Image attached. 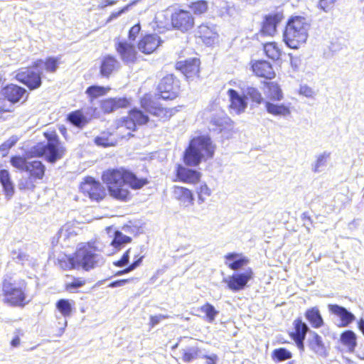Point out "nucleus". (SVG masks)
<instances>
[{
  "instance_id": "nucleus-51",
  "label": "nucleus",
  "mask_w": 364,
  "mask_h": 364,
  "mask_svg": "<svg viewBox=\"0 0 364 364\" xmlns=\"http://www.w3.org/2000/svg\"><path fill=\"white\" fill-rule=\"evenodd\" d=\"M231 121L230 118L226 116L222 117L215 116L213 117L211 119L212 124L214 125L219 132H221L223 129H226L228 124Z\"/></svg>"
},
{
  "instance_id": "nucleus-27",
  "label": "nucleus",
  "mask_w": 364,
  "mask_h": 364,
  "mask_svg": "<svg viewBox=\"0 0 364 364\" xmlns=\"http://www.w3.org/2000/svg\"><path fill=\"white\" fill-rule=\"evenodd\" d=\"M117 133H124V132L123 129L117 130V129L114 132L109 130L102 131L98 136L95 137L94 142L96 145L102 147L115 146L118 140L122 139L121 138H118L117 135Z\"/></svg>"
},
{
  "instance_id": "nucleus-15",
  "label": "nucleus",
  "mask_w": 364,
  "mask_h": 364,
  "mask_svg": "<svg viewBox=\"0 0 364 364\" xmlns=\"http://www.w3.org/2000/svg\"><path fill=\"white\" fill-rule=\"evenodd\" d=\"M121 64L117 58L111 54H106L100 58L99 75L102 78L109 79L120 69Z\"/></svg>"
},
{
  "instance_id": "nucleus-3",
  "label": "nucleus",
  "mask_w": 364,
  "mask_h": 364,
  "mask_svg": "<svg viewBox=\"0 0 364 364\" xmlns=\"http://www.w3.org/2000/svg\"><path fill=\"white\" fill-rule=\"evenodd\" d=\"M43 135L46 143L38 142L33 146L30 150L31 156L44 157L47 162L55 164L65 156L67 149L55 129L46 131Z\"/></svg>"
},
{
  "instance_id": "nucleus-49",
  "label": "nucleus",
  "mask_w": 364,
  "mask_h": 364,
  "mask_svg": "<svg viewBox=\"0 0 364 364\" xmlns=\"http://www.w3.org/2000/svg\"><path fill=\"white\" fill-rule=\"evenodd\" d=\"M247 97L252 101V102H253L256 105H260L263 102L264 103V98L262 95V93L256 87H247Z\"/></svg>"
},
{
  "instance_id": "nucleus-59",
  "label": "nucleus",
  "mask_w": 364,
  "mask_h": 364,
  "mask_svg": "<svg viewBox=\"0 0 364 364\" xmlns=\"http://www.w3.org/2000/svg\"><path fill=\"white\" fill-rule=\"evenodd\" d=\"M129 261V252H125L119 259L113 262V265L115 267H122L128 264Z\"/></svg>"
},
{
  "instance_id": "nucleus-5",
  "label": "nucleus",
  "mask_w": 364,
  "mask_h": 364,
  "mask_svg": "<svg viewBox=\"0 0 364 364\" xmlns=\"http://www.w3.org/2000/svg\"><path fill=\"white\" fill-rule=\"evenodd\" d=\"M215 146L208 136H198L193 137L186 149L183 160L186 165L197 166L202 160L213 157Z\"/></svg>"
},
{
  "instance_id": "nucleus-29",
  "label": "nucleus",
  "mask_w": 364,
  "mask_h": 364,
  "mask_svg": "<svg viewBox=\"0 0 364 364\" xmlns=\"http://www.w3.org/2000/svg\"><path fill=\"white\" fill-rule=\"evenodd\" d=\"M172 195L175 200L185 206L193 204L194 197L192 191L186 187L180 186H173L172 188Z\"/></svg>"
},
{
  "instance_id": "nucleus-40",
  "label": "nucleus",
  "mask_w": 364,
  "mask_h": 364,
  "mask_svg": "<svg viewBox=\"0 0 364 364\" xmlns=\"http://www.w3.org/2000/svg\"><path fill=\"white\" fill-rule=\"evenodd\" d=\"M189 9L196 16H201L208 12L209 2L207 0H196L188 4Z\"/></svg>"
},
{
  "instance_id": "nucleus-54",
  "label": "nucleus",
  "mask_w": 364,
  "mask_h": 364,
  "mask_svg": "<svg viewBox=\"0 0 364 364\" xmlns=\"http://www.w3.org/2000/svg\"><path fill=\"white\" fill-rule=\"evenodd\" d=\"M143 257L144 256L137 257L134 262L128 265L125 269L116 272L114 276H120L132 272L141 264Z\"/></svg>"
},
{
  "instance_id": "nucleus-11",
  "label": "nucleus",
  "mask_w": 364,
  "mask_h": 364,
  "mask_svg": "<svg viewBox=\"0 0 364 364\" xmlns=\"http://www.w3.org/2000/svg\"><path fill=\"white\" fill-rule=\"evenodd\" d=\"M170 26L173 29L187 33L194 28L195 18L190 11L176 9L170 15Z\"/></svg>"
},
{
  "instance_id": "nucleus-45",
  "label": "nucleus",
  "mask_w": 364,
  "mask_h": 364,
  "mask_svg": "<svg viewBox=\"0 0 364 364\" xmlns=\"http://www.w3.org/2000/svg\"><path fill=\"white\" fill-rule=\"evenodd\" d=\"M343 2L344 0H319L318 7L325 12H330L338 8Z\"/></svg>"
},
{
  "instance_id": "nucleus-57",
  "label": "nucleus",
  "mask_w": 364,
  "mask_h": 364,
  "mask_svg": "<svg viewBox=\"0 0 364 364\" xmlns=\"http://www.w3.org/2000/svg\"><path fill=\"white\" fill-rule=\"evenodd\" d=\"M141 31V25L139 23H137L132 26L129 31H128V38L131 41H134L136 40L137 36Z\"/></svg>"
},
{
  "instance_id": "nucleus-35",
  "label": "nucleus",
  "mask_w": 364,
  "mask_h": 364,
  "mask_svg": "<svg viewBox=\"0 0 364 364\" xmlns=\"http://www.w3.org/2000/svg\"><path fill=\"white\" fill-rule=\"evenodd\" d=\"M46 166L39 160H34L28 162L26 171L28 176L34 181L43 180L46 174Z\"/></svg>"
},
{
  "instance_id": "nucleus-42",
  "label": "nucleus",
  "mask_w": 364,
  "mask_h": 364,
  "mask_svg": "<svg viewBox=\"0 0 364 364\" xmlns=\"http://www.w3.org/2000/svg\"><path fill=\"white\" fill-rule=\"evenodd\" d=\"M199 311L203 314V318L209 323H213L218 314V311L209 302L200 306Z\"/></svg>"
},
{
  "instance_id": "nucleus-38",
  "label": "nucleus",
  "mask_w": 364,
  "mask_h": 364,
  "mask_svg": "<svg viewBox=\"0 0 364 364\" xmlns=\"http://www.w3.org/2000/svg\"><path fill=\"white\" fill-rule=\"evenodd\" d=\"M67 120L71 124L80 129L83 128L89 122L82 109H76L70 112L67 116Z\"/></svg>"
},
{
  "instance_id": "nucleus-31",
  "label": "nucleus",
  "mask_w": 364,
  "mask_h": 364,
  "mask_svg": "<svg viewBox=\"0 0 364 364\" xmlns=\"http://www.w3.org/2000/svg\"><path fill=\"white\" fill-rule=\"evenodd\" d=\"M264 94L267 99V101H281L284 98L283 91L281 86L275 81H269L263 82Z\"/></svg>"
},
{
  "instance_id": "nucleus-55",
  "label": "nucleus",
  "mask_w": 364,
  "mask_h": 364,
  "mask_svg": "<svg viewBox=\"0 0 364 364\" xmlns=\"http://www.w3.org/2000/svg\"><path fill=\"white\" fill-rule=\"evenodd\" d=\"M136 1H133L131 3L127 4L124 7H122L121 9H119L117 11H114L110 14L109 17L107 19V22H110L112 20L118 18L121 14H124V12L127 11L131 6L134 5L136 4Z\"/></svg>"
},
{
  "instance_id": "nucleus-30",
  "label": "nucleus",
  "mask_w": 364,
  "mask_h": 364,
  "mask_svg": "<svg viewBox=\"0 0 364 364\" xmlns=\"http://www.w3.org/2000/svg\"><path fill=\"white\" fill-rule=\"evenodd\" d=\"M358 336L352 330H346L340 334L339 343L346 352L353 353L358 346Z\"/></svg>"
},
{
  "instance_id": "nucleus-21",
  "label": "nucleus",
  "mask_w": 364,
  "mask_h": 364,
  "mask_svg": "<svg viewBox=\"0 0 364 364\" xmlns=\"http://www.w3.org/2000/svg\"><path fill=\"white\" fill-rule=\"evenodd\" d=\"M176 178L173 181H179L191 185H196L200 183L202 173L196 170L188 168L181 164H177L176 166Z\"/></svg>"
},
{
  "instance_id": "nucleus-13",
  "label": "nucleus",
  "mask_w": 364,
  "mask_h": 364,
  "mask_svg": "<svg viewBox=\"0 0 364 364\" xmlns=\"http://www.w3.org/2000/svg\"><path fill=\"white\" fill-rule=\"evenodd\" d=\"M81 192L92 201H101L107 196L105 187L99 181L86 177L80 185Z\"/></svg>"
},
{
  "instance_id": "nucleus-25",
  "label": "nucleus",
  "mask_w": 364,
  "mask_h": 364,
  "mask_svg": "<svg viewBox=\"0 0 364 364\" xmlns=\"http://www.w3.org/2000/svg\"><path fill=\"white\" fill-rule=\"evenodd\" d=\"M328 309L331 314L339 318V327H347L355 319V316L351 312L338 304H328Z\"/></svg>"
},
{
  "instance_id": "nucleus-63",
  "label": "nucleus",
  "mask_w": 364,
  "mask_h": 364,
  "mask_svg": "<svg viewBox=\"0 0 364 364\" xmlns=\"http://www.w3.org/2000/svg\"><path fill=\"white\" fill-rule=\"evenodd\" d=\"M202 358L205 359V364H216L218 359V355L215 354H213L210 355H203Z\"/></svg>"
},
{
  "instance_id": "nucleus-58",
  "label": "nucleus",
  "mask_w": 364,
  "mask_h": 364,
  "mask_svg": "<svg viewBox=\"0 0 364 364\" xmlns=\"http://www.w3.org/2000/svg\"><path fill=\"white\" fill-rule=\"evenodd\" d=\"M23 336V332L22 331V330L18 328L15 331V336L14 337L11 339V342H10V345L11 347L13 348H16L18 346H20L21 344V336Z\"/></svg>"
},
{
  "instance_id": "nucleus-39",
  "label": "nucleus",
  "mask_w": 364,
  "mask_h": 364,
  "mask_svg": "<svg viewBox=\"0 0 364 364\" xmlns=\"http://www.w3.org/2000/svg\"><path fill=\"white\" fill-rule=\"evenodd\" d=\"M110 90V87H103L100 85H90L89 86L86 90L85 94L87 95L89 100L92 102L98 97L106 95L109 91Z\"/></svg>"
},
{
  "instance_id": "nucleus-48",
  "label": "nucleus",
  "mask_w": 364,
  "mask_h": 364,
  "mask_svg": "<svg viewBox=\"0 0 364 364\" xmlns=\"http://www.w3.org/2000/svg\"><path fill=\"white\" fill-rule=\"evenodd\" d=\"M11 165L20 171H26L28 162L26 158L21 155H14L10 158Z\"/></svg>"
},
{
  "instance_id": "nucleus-41",
  "label": "nucleus",
  "mask_w": 364,
  "mask_h": 364,
  "mask_svg": "<svg viewBox=\"0 0 364 364\" xmlns=\"http://www.w3.org/2000/svg\"><path fill=\"white\" fill-rule=\"evenodd\" d=\"M132 239L119 230L114 232V237L111 242V245L115 249H122L125 247L126 245L129 244Z\"/></svg>"
},
{
  "instance_id": "nucleus-1",
  "label": "nucleus",
  "mask_w": 364,
  "mask_h": 364,
  "mask_svg": "<svg viewBox=\"0 0 364 364\" xmlns=\"http://www.w3.org/2000/svg\"><path fill=\"white\" fill-rule=\"evenodd\" d=\"M101 178L109 195L119 202H128L132 198L129 188L139 190L149 183L146 178H139L124 167L107 168L102 173Z\"/></svg>"
},
{
  "instance_id": "nucleus-56",
  "label": "nucleus",
  "mask_w": 364,
  "mask_h": 364,
  "mask_svg": "<svg viewBox=\"0 0 364 364\" xmlns=\"http://www.w3.org/2000/svg\"><path fill=\"white\" fill-rule=\"evenodd\" d=\"M70 238V235L67 232L63 233V232H60L57 237H54L52 239V243L54 244L55 242L59 243L60 247H68L69 245H64L63 242H65L67 239Z\"/></svg>"
},
{
  "instance_id": "nucleus-22",
  "label": "nucleus",
  "mask_w": 364,
  "mask_h": 364,
  "mask_svg": "<svg viewBox=\"0 0 364 364\" xmlns=\"http://www.w3.org/2000/svg\"><path fill=\"white\" fill-rule=\"evenodd\" d=\"M130 105V100L126 97H108L102 100L100 102L99 107L103 114H108L119 109L127 108Z\"/></svg>"
},
{
  "instance_id": "nucleus-7",
  "label": "nucleus",
  "mask_w": 364,
  "mask_h": 364,
  "mask_svg": "<svg viewBox=\"0 0 364 364\" xmlns=\"http://www.w3.org/2000/svg\"><path fill=\"white\" fill-rule=\"evenodd\" d=\"M150 121L149 115L139 108L134 107L129 110L127 115L117 122V129H123L124 133H117L118 138L129 139L133 136L139 127L146 124Z\"/></svg>"
},
{
  "instance_id": "nucleus-28",
  "label": "nucleus",
  "mask_w": 364,
  "mask_h": 364,
  "mask_svg": "<svg viewBox=\"0 0 364 364\" xmlns=\"http://www.w3.org/2000/svg\"><path fill=\"white\" fill-rule=\"evenodd\" d=\"M308 347L317 356L326 357L328 355L327 346L322 337L316 332H314L311 338L309 339Z\"/></svg>"
},
{
  "instance_id": "nucleus-33",
  "label": "nucleus",
  "mask_w": 364,
  "mask_h": 364,
  "mask_svg": "<svg viewBox=\"0 0 364 364\" xmlns=\"http://www.w3.org/2000/svg\"><path fill=\"white\" fill-rule=\"evenodd\" d=\"M250 260L247 257L235 252L227 254L225 256V264L232 270L236 271L248 264Z\"/></svg>"
},
{
  "instance_id": "nucleus-23",
  "label": "nucleus",
  "mask_w": 364,
  "mask_h": 364,
  "mask_svg": "<svg viewBox=\"0 0 364 364\" xmlns=\"http://www.w3.org/2000/svg\"><path fill=\"white\" fill-rule=\"evenodd\" d=\"M3 97L12 104L18 102L23 96L28 97L26 90L18 85L10 83L2 87L1 90Z\"/></svg>"
},
{
  "instance_id": "nucleus-34",
  "label": "nucleus",
  "mask_w": 364,
  "mask_h": 364,
  "mask_svg": "<svg viewBox=\"0 0 364 364\" xmlns=\"http://www.w3.org/2000/svg\"><path fill=\"white\" fill-rule=\"evenodd\" d=\"M0 183L5 196L9 199L11 198L15 193V186L7 169L0 170Z\"/></svg>"
},
{
  "instance_id": "nucleus-37",
  "label": "nucleus",
  "mask_w": 364,
  "mask_h": 364,
  "mask_svg": "<svg viewBox=\"0 0 364 364\" xmlns=\"http://www.w3.org/2000/svg\"><path fill=\"white\" fill-rule=\"evenodd\" d=\"M274 101H265L264 107L268 114L273 116H287L290 114V109L284 104H275Z\"/></svg>"
},
{
  "instance_id": "nucleus-17",
  "label": "nucleus",
  "mask_w": 364,
  "mask_h": 364,
  "mask_svg": "<svg viewBox=\"0 0 364 364\" xmlns=\"http://www.w3.org/2000/svg\"><path fill=\"white\" fill-rule=\"evenodd\" d=\"M163 43L157 33H146L136 43L137 49L144 55L154 53Z\"/></svg>"
},
{
  "instance_id": "nucleus-24",
  "label": "nucleus",
  "mask_w": 364,
  "mask_h": 364,
  "mask_svg": "<svg viewBox=\"0 0 364 364\" xmlns=\"http://www.w3.org/2000/svg\"><path fill=\"white\" fill-rule=\"evenodd\" d=\"M230 104L228 109L236 114L243 113L247 107V102L245 96L241 95L234 89H229L227 92Z\"/></svg>"
},
{
  "instance_id": "nucleus-4",
  "label": "nucleus",
  "mask_w": 364,
  "mask_h": 364,
  "mask_svg": "<svg viewBox=\"0 0 364 364\" xmlns=\"http://www.w3.org/2000/svg\"><path fill=\"white\" fill-rule=\"evenodd\" d=\"M1 296L3 303L13 308L23 309L31 301L27 282L21 279L16 283L10 276H6L1 282Z\"/></svg>"
},
{
  "instance_id": "nucleus-20",
  "label": "nucleus",
  "mask_w": 364,
  "mask_h": 364,
  "mask_svg": "<svg viewBox=\"0 0 364 364\" xmlns=\"http://www.w3.org/2000/svg\"><path fill=\"white\" fill-rule=\"evenodd\" d=\"M176 70L181 72L187 79H194L199 77L200 71V60L198 58H192L175 63Z\"/></svg>"
},
{
  "instance_id": "nucleus-18",
  "label": "nucleus",
  "mask_w": 364,
  "mask_h": 364,
  "mask_svg": "<svg viewBox=\"0 0 364 364\" xmlns=\"http://www.w3.org/2000/svg\"><path fill=\"white\" fill-rule=\"evenodd\" d=\"M292 326V330L289 333V336L294 341L299 350L304 351L305 348L304 340L309 331V328L301 317L295 318Z\"/></svg>"
},
{
  "instance_id": "nucleus-43",
  "label": "nucleus",
  "mask_w": 364,
  "mask_h": 364,
  "mask_svg": "<svg viewBox=\"0 0 364 364\" xmlns=\"http://www.w3.org/2000/svg\"><path fill=\"white\" fill-rule=\"evenodd\" d=\"M200 349L198 347H189L182 352L181 359L186 363H189L200 358Z\"/></svg>"
},
{
  "instance_id": "nucleus-6",
  "label": "nucleus",
  "mask_w": 364,
  "mask_h": 364,
  "mask_svg": "<svg viewBox=\"0 0 364 364\" xmlns=\"http://www.w3.org/2000/svg\"><path fill=\"white\" fill-rule=\"evenodd\" d=\"M309 23L306 18L300 16L289 18L283 34L286 45L292 49H298L308 38Z\"/></svg>"
},
{
  "instance_id": "nucleus-53",
  "label": "nucleus",
  "mask_w": 364,
  "mask_h": 364,
  "mask_svg": "<svg viewBox=\"0 0 364 364\" xmlns=\"http://www.w3.org/2000/svg\"><path fill=\"white\" fill-rule=\"evenodd\" d=\"M34 181H35L29 176L27 178L21 179L18 184V188L21 191H33L36 188Z\"/></svg>"
},
{
  "instance_id": "nucleus-61",
  "label": "nucleus",
  "mask_w": 364,
  "mask_h": 364,
  "mask_svg": "<svg viewBox=\"0 0 364 364\" xmlns=\"http://www.w3.org/2000/svg\"><path fill=\"white\" fill-rule=\"evenodd\" d=\"M134 280V278H133V277L128 278V279H118V280H115V281H113L111 283H109L108 284V287H111V288L122 287V286H124V284L129 283Z\"/></svg>"
},
{
  "instance_id": "nucleus-52",
  "label": "nucleus",
  "mask_w": 364,
  "mask_h": 364,
  "mask_svg": "<svg viewBox=\"0 0 364 364\" xmlns=\"http://www.w3.org/2000/svg\"><path fill=\"white\" fill-rule=\"evenodd\" d=\"M196 193L198 194V200L203 202L207 199V198L210 196L211 190L205 183H203L197 188Z\"/></svg>"
},
{
  "instance_id": "nucleus-32",
  "label": "nucleus",
  "mask_w": 364,
  "mask_h": 364,
  "mask_svg": "<svg viewBox=\"0 0 364 364\" xmlns=\"http://www.w3.org/2000/svg\"><path fill=\"white\" fill-rule=\"evenodd\" d=\"M262 50L264 55L272 61L282 59L283 51L281 45L276 41H269L263 43Z\"/></svg>"
},
{
  "instance_id": "nucleus-14",
  "label": "nucleus",
  "mask_w": 364,
  "mask_h": 364,
  "mask_svg": "<svg viewBox=\"0 0 364 364\" xmlns=\"http://www.w3.org/2000/svg\"><path fill=\"white\" fill-rule=\"evenodd\" d=\"M284 18V15L282 10L265 15L261 23L259 33L264 36H274L277 33V27Z\"/></svg>"
},
{
  "instance_id": "nucleus-9",
  "label": "nucleus",
  "mask_w": 364,
  "mask_h": 364,
  "mask_svg": "<svg viewBox=\"0 0 364 364\" xmlns=\"http://www.w3.org/2000/svg\"><path fill=\"white\" fill-rule=\"evenodd\" d=\"M140 106L146 112L162 122L168 120L178 111L176 107H166L151 97L146 95L140 99Z\"/></svg>"
},
{
  "instance_id": "nucleus-16",
  "label": "nucleus",
  "mask_w": 364,
  "mask_h": 364,
  "mask_svg": "<svg viewBox=\"0 0 364 364\" xmlns=\"http://www.w3.org/2000/svg\"><path fill=\"white\" fill-rule=\"evenodd\" d=\"M249 65L253 75L258 78L271 80L276 77L273 65L266 60H251Z\"/></svg>"
},
{
  "instance_id": "nucleus-8",
  "label": "nucleus",
  "mask_w": 364,
  "mask_h": 364,
  "mask_svg": "<svg viewBox=\"0 0 364 364\" xmlns=\"http://www.w3.org/2000/svg\"><path fill=\"white\" fill-rule=\"evenodd\" d=\"M100 257L94 252H75L71 256L64 255L58 259L60 267L63 269H73L81 267L90 271L96 267Z\"/></svg>"
},
{
  "instance_id": "nucleus-64",
  "label": "nucleus",
  "mask_w": 364,
  "mask_h": 364,
  "mask_svg": "<svg viewBox=\"0 0 364 364\" xmlns=\"http://www.w3.org/2000/svg\"><path fill=\"white\" fill-rule=\"evenodd\" d=\"M117 2V0H103L100 5V9H104L107 6H112L116 4Z\"/></svg>"
},
{
  "instance_id": "nucleus-2",
  "label": "nucleus",
  "mask_w": 364,
  "mask_h": 364,
  "mask_svg": "<svg viewBox=\"0 0 364 364\" xmlns=\"http://www.w3.org/2000/svg\"><path fill=\"white\" fill-rule=\"evenodd\" d=\"M60 63V57L48 56L45 59H36L31 65L18 69L15 79L29 90H37L42 86L44 75L55 73Z\"/></svg>"
},
{
  "instance_id": "nucleus-10",
  "label": "nucleus",
  "mask_w": 364,
  "mask_h": 364,
  "mask_svg": "<svg viewBox=\"0 0 364 364\" xmlns=\"http://www.w3.org/2000/svg\"><path fill=\"white\" fill-rule=\"evenodd\" d=\"M181 80L173 74L163 77L157 85V95L164 100H173L179 97Z\"/></svg>"
},
{
  "instance_id": "nucleus-47",
  "label": "nucleus",
  "mask_w": 364,
  "mask_h": 364,
  "mask_svg": "<svg viewBox=\"0 0 364 364\" xmlns=\"http://www.w3.org/2000/svg\"><path fill=\"white\" fill-rule=\"evenodd\" d=\"M292 357L291 353L285 348L274 349L272 353V358L274 361L280 362L290 359Z\"/></svg>"
},
{
  "instance_id": "nucleus-36",
  "label": "nucleus",
  "mask_w": 364,
  "mask_h": 364,
  "mask_svg": "<svg viewBox=\"0 0 364 364\" xmlns=\"http://www.w3.org/2000/svg\"><path fill=\"white\" fill-rule=\"evenodd\" d=\"M306 319L314 328H319L324 325V321L318 306H313L306 310Z\"/></svg>"
},
{
  "instance_id": "nucleus-60",
  "label": "nucleus",
  "mask_w": 364,
  "mask_h": 364,
  "mask_svg": "<svg viewBox=\"0 0 364 364\" xmlns=\"http://www.w3.org/2000/svg\"><path fill=\"white\" fill-rule=\"evenodd\" d=\"M169 316L168 315H154L151 316L149 318V326L153 328L156 324H158L161 320L168 318Z\"/></svg>"
},
{
  "instance_id": "nucleus-50",
  "label": "nucleus",
  "mask_w": 364,
  "mask_h": 364,
  "mask_svg": "<svg viewBox=\"0 0 364 364\" xmlns=\"http://www.w3.org/2000/svg\"><path fill=\"white\" fill-rule=\"evenodd\" d=\"M18 139L19 138L17 136L14 135L0 145V152L2 154L3 156L8 154L10 149H11L18 142Z\"/></svg>"
},
{
  "instance_id": "nucleus-12",
  "label": "nucleus",
  "mask_w": 364,
  "mask_h": 364,
  "mask_svg": "<svg viewBox=\"0 0 364 364\" xmlns=\"http://www.w3.org/2000/svg\"><path fill=\"white\" fill-rule=\"evenodd\" d=\"M255 277V273L251 267H248L243 272L233 273L228 278L223 279L227 287L233 292L243 290L247 287L250 281Z\"/></svg>"
},
{
  "instance_id": "nucleus-46",
  "label": "nucleus",
  "mask_w": 364,
  "mask_h": 364,
  "mask_svg": "<svg viewBox=\"0 0 364 364\" xmlns=\"http://www.w3.org/2000/svg\"><path fill=\"white\" fill-rule=\"evenodd\" d=\"M87 280L83 277H74L71 282H68L64 285V289L68 292H77V289L84 287Z\"/></svg>"
},
{
  "instance_id": "nucleus-62",
  "label": "nucleus",
  "mask_w": 364,
  "mask_h": 364,
  "mask_svg": "<svg viewBox=\"0 0 364 364\" xmlns=\"http://www.w3.org/2000/svg\"><path fill=\"white\" fill-rule=\"evenodd\" d=\"M299 93L302 95H304L307 97H311L314 95V91L311 88L308 86H301L299 89Z\"/></svg>"
},
{
  "instance_id": "nucleus-26",
  "label": "nucleus",
  "mask_w": 364,
  "mask_h": 364,
  "mask_svg": "<svg viewBox=\"0 0 364 364\" xmlns=\"http://www.w3.org/2000/svg\"><path fill=\"white\" fill-rule=\"evenodd\" d=\"M196 36L207 46H213L218 38V34L215 28L205 23L198 27Z\"/></svg>"
},
{
  "instance_id": "nucleus-19",
  "label": "nucleus",
  "mask_w": 364,
  "mask_h": 364,
  "mask_svg": "<svg viewBox=\"0 0 364 364\" xmlns=\"http://www.w3.org/2000/svg\"><path fill=\"white\" fill-rule=\"evenodd\" d=\"M114 49L122 61L125 64H134L138 60V53L134 44L125 41H117Z\"/></svg>"
},
{
  "instance_id": "nucleus-44",
  "label": "nucleus",
  "mask_w": 364,
  "mask_h": 364,
  "mask_svg": "<svg viewBox=\"0 0 364 364\" xmlns=\"http://www.w3.org/2000/svg\"><path fill=\"white\" fill-rule=\"evenodd\" d=\"M55 307L58 311L64 316L68 317L73 311V306L69 299H60L55 303Z\"/></svg>"
}]
</instances>
